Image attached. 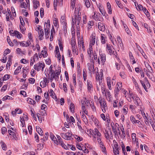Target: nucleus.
Listing matches in <instances>:
<instances>
[{
  "label": "nucleus",
  "mask_w": 155,
  "mask_h": 155,
  "mask_svg": "<svg viewBox=\"0 0 155 155\" xmlns=\"http://www.w3.org/2000/svg\"><path fill=\"white\" fill-rule=\"evenodd\" d=\"M101 107L103 112L104 113L106 112L105 108L107 107L106 103L105 101H103V104Z\"/></svg>",
  "instance_id": "obj_26"
},
{
  "label": "nucleus",
  "mask_w": 155,
  "mask_h": 155,
  "mask_svg": "<svg viewBox=\"0 0 155 155\" xmlns=\"http://www.w3.org/2000/svg\"><path fill=\"white\" fill-rule=\"evenodd\" d=\"M54 143L57 145L59 144L60 145H63L64 143L61 138L58 140L56 139L54 142Z\"/></svg>",
  "instance_id": "obj_29"
},
{
  "label": "nucleus",
  "mask_w": 155,
  "mask_h": 155,
  "mask_svg": "<svg viewBox=\"0 0 155 155\" xmlns=\"http://www.w3.org/2000/svg\"><path fill=\"white\" fill-rule=\"evenodd\" d=\"M117 87L114 90L115 94V95L119 94V91L121 89L122 87V83L121 82H117L116 84Z\"/></svg>",
  "instance_id": "obj_8"
},
{
  "label": "nucleus",
  "mask_w": 155,
  "mask_h": 155,
  "mask_svg": "<svg viewBox=\"0 0 155 155\" xmlns=\"http://www.w3.org/2000/svg\"><path fill=\"white\" fill-rule=\"evenodd\" d=\"M8 132L10 135H12L14 137H15V133L13 131L10 130H8Z\"/></svg>",
  "instance_id": "obj_52"
},
{
  "label": "nucleus",
  "mask_w": 155,
  "mask_h": 155,
  "mask_svg": "<svg viewBox=\"0 0 155 155\" xmlns=\"http://www.w3.org/2000/svg\"><path fill=\"white\" fill-rule=\"evenodd\" d=\"M12 97H11L8 95H7L4 97L2 99L3 101H5L7 99H12Z\"/></svg>",
  "instance_id": "obj_59"
},
{
  "label": "nucleus",
  "mask_w": 155,
  "mask_h": 155,
  "mask_svg": "<svg viewBox=\"0 0 155 155\" xmlns=\"http://www.w3.org/2000/svg\"><path fill=\"white\" fill-rule=\"evenodd\" d=\"M21 67L19 66L16 69L14 72V74L15 75L17 74L19 72V69H20Z\"/></svg>",
  "instance_id": "obj_46"
},
{
  "label": "nucleus",
  "mask_w": 155,
  "mask_h": 155,
  "mask_svg": "<svg viewBox=\"0 0 155 155\" xmlns=\"http://www.w3.org/2000/svg\"><path fill=\"white\" fill-rule=\"evenodd\" d=\"M7 41L8 42V44L10 46H13V44L12 42L11 41L10 39V38L9 36H8L7 37Z\"/></svg>",
  "instance_id": "obj_42"
},
{
  "label": "nucleus",
  "mask_w": 155,
  "mask_h": 155,
  "mask_svg": "<svg viewBox=\"0 0 155 155\" xmlns=\"http://www.w3.org/2000/svg\"><path fill=\"white\" fill-rule=\"evenodd\" d=\"M66 19L65 18L64 16H62L61 17V22L62 24L64 25V30L65 29H66V26L67 23L65 22Z\"/></svg>",
  "instance_id": "obj_14"
},
{
  "label": "nucleus",
  "mask_w": 155,
  "mask_h": 155,
  "mask_svg": "<svg viewBox=\"0 0 155 155\" xmlns=\"http://www.w3.org/2000/svg\"><path fill=\"white\" fill-rule=\"evenodd\" d=\"M1 143H2V149L3 150H6L7 149L6 145L3 142H1Z\"/></svg>",
  "instance_id": "obj_43"
},
{
  "label": "nucleus",
  "mask_w": 155,
  "mask_h": 155,
  "mask_svg": "<svg viewBox=\"0 0 155 155\" xmlns=\"http://www.w3.org/2000/svg\"><path fill=\"white\" fill-rule=\"evenodd\" d=\"M83 77L84 80L86 81L87 79V71L85 69H84L83 71Z\"/></svg>",
  "instance_id": "obj_37"
},
{
  "label": "nucleus",
  "mask_w": 155,
  "mask_h": 155,
  "mask_svg": "<svg viewBox=\"0 0 155 155\" xmlns=\"http://www.w3.org/2000/svg\"><path fill=\"white\" fill-rule=\"evenodd\" d=\"M60 135L64 139L66 140H69L72 139V135L71 132H68L66 133H61Z\"/></svg>",
  "instance_id": "obj_3"
},
{
  "label": "nucleus",
  "mask_w": 155,
  "mask_h": 155,
  "mask_svg": "<svg viewBox=\"0 0 155 155\" xmlns=\"http://www.w3.org/2000/svg\"><path fill=\"white\" fill-rule=\"evenodd\" d=\"M55 33V30L54 27L52 26V28L51 31V36H53L54 34Z\"/></svg>",
  "instance_id": "obj_56"
},
{
  "label": "nucleus",
  "mask_w": 155,
  "mask_h": 155,
  "mask_svg": "<svg viewBox=\"0 0 155 155\" xmlns=\"http://www.w3.org/2000/svg\"><path fill=\"white\" fill-rule=\"evenodd\" d=\"M96 80L99 81V84L100 85H101L102 83V80L100 79V76L98 72H97L96 74Z\"/></svg>",
  "instance_id": "obj_21"
},
{
  "label": "nucleus",
  "mask_w": 155,
  "mask_h": 155,
  "mask_svg": "<svg viewBox=\"0 0 155 155\" xmlns=\"http://www.w3.org/2000/svg\"><path fill=\"white\" fill-rule=\"evenodd\" d=\"M98 28L99 30L102 31H104L105 30V27L103 25H100L98 27Z\"/></svg>",
  "instance_id": "obj_55"
},
{
  "label": "nucleus",
  "mask_w": 155,
  "mask_h": 155,
  "mask_svg": "<svg viewBox=\"0 0 155 155\" xmlns=\"http://www.w3.org/2000/svg\"><path fill=\"white\" fill-rule=\"evenodd\" d=\"M104 133L105 137L106 139H108L109 138H113V135L110 129H108L107 130H106Z\"/></svg>",
  "instance_id": "obj_5"
},
{
  "label": "nucleus",
  "mask_w": 155,
  "mask_h": 155,
  "mask_svg": "<svg viewBox=\"0 0 155 155\" xmlns=\"http://www.w3.org/2000/svg\"><path fill=\"white\" fill-rule=\"evenodd\" d=\"M90 45H94L95 42V36L93 35L91 36L90 38Z\"/></svg>",
  "instance_id": "obj_22"
},
{
  "label": "nucleus",
  "mask_w": 155,
  "mask_h": 155,
  "mask_svg": "<svg viewBox=\"0 0 155 155\" xmlns=\"http://www.w3.org/2000/svg\"><path fill=\"white\" fill-rule=\"evenodd\" d=\"M58 19H56L55 20H53V24L54 25L55 27H57L58 28L59 27V25H58Z\"/></svg>",
  "instance_id": "obj_41"
},
{
  "label": "nucleus",
  "mask_w": 155,
  "mask_h": 155,
  "mask_svg": "<svg viewBox=\"0 0 155 155\" xmlns=\"http://www.w3.org/2000/svg\"><path fill=\"white\" fill-rule=\"evenodd\" d=\"M136 107L135 105H130V108L131 110V111L133 112L134 111V109Z\"/></svg>",
  "instance_id": "obj_61"
},
{
  "label": "nucleus",
  "mask_w": 155,
  "mask_h": 155,
  "mask_svg": "<svg viewBox=\"0 0 155 155\" xmlns=\"http://www.w3.org/2000/svg\"><path fill=\"white\" fill-rule=\"evenodd\" d=\"M101 43L103 44H104L106 43V37L104 34H101Z\"/></svg>",
  "instance_id": "obj_28"
},
{
  "label": "nucleus",
  "mask_w": 155,
  "mask_h": 155,
  "mask_svg": "<svg viewBox=\"0 0 155 155\" xmlns=\"http://www.w3.org/2000/svg\"><path fill=\"white\" fill-rule=\"evenodd\" d=\"M94 14L92 17L96 21H102L103 20V18L100 13H97V12L95 11L94 12Z\"/></svg>",
  "instance_id": "obj_4"
},
{
  "label": "nucleus",
  "mask_w": 155,
  "mask_h": 155,
  "mask_svg": "<svg viewBox=\"0 0 155 155\" xmlns=\"http://www.w3.org/2000/svg\"><path fill=\"white\" fill-rule=\"evenodd\" d=\"M84 2H85V6L87 8L90 7L91 4L89 0H84Z\"/></svg>",
  "instance_id": "obj_38"
},
{
  "label": "nucleus",
  "mask_w": 155,
  "mask_h": 155,
  "mask_svg": "<svg viewBox=\"0 0 155 155\" xmlns=\"http://www.w3.org/2000/svg\"><path fill=\"white\" fill-rule=\"evenodd\" d=\"M71 44L72 46V51L74 52L76 51L75 46L76 45V40L74 38H72L71 41Z\"/></svg>",
  "instance_id": "obj_11"
},
{
  "label": "nucleus",
  "mask_w": 155,
  "mask_h": 155,
  "mask_svg": "<svg viewBox=\"0 0 155 155\" xmlns=\"http://www.w3.org/2000/svg\"><path fill=\"white\" fill-rule=\"evenodd\" d=\"M128 111V108L127 105L124 106V108L122 110V112L124 114H126Z\"/></svg>",
  "instance_id": "obj_27"
},
{
  "label": "nucleus",
  "mask_w": 155,
  "mask_h": 155,
  "mask_svg": "<svg viewBox=\"0 0 155 155\" xmlns=\"http://www.w3.org/2000/svg\"><path fill=\"white\" fill-rule=\"evenodd\" d=\"M146 67L148 71V72L146 73V75L152 81H154L155 79L153 74V72L152 68L148 64H147V66H146Z\"/></svg>",
  "instance_id": "obj_2"
},
{
  "label": "nucleus",
  "mask_w": 155,
  "mask_h": 155,
  "mask_svg": "<svg viewBox=\"0 0 155 155\" xmlns=\"http://www.w3.org/2000/svg\"><path fill=\"white\" fill-rule=\"evenodd\" d=\"M9 75L8 74H5V75L2 78V81H4L7 80L9 78Z\"/></svg>",
  "instance_id": "obj_50"
},
{
  "label": "nucleus",
  "mask_w": 155,
  "mask_h": 155,
  "mask_svg": "<svg viewBox=\"0 0 155 155\" xmlns=\"http://www.w3.org/2000/svg\"><path fill=\"white\" fill-rule=\"evenodd\" d=\"M49 93L50 94V96L52 97V98L54 99L55 101H57L58 99L57 96L53 91L51 89H50Z\"/></svg>",
  "instance_id": "obj_15"
},
{
  "label": "nucleus",
  "mask_w": 155,
  "mask_h": 155,
  "mask_svg": "<svg viewBox=\"0 0 155 155\" xmlns=\"http://www.w3.org/2000/svg\"><path fill=\"white\" fill-rule=\"evenodd\" d=\"M143 11L147 15V17H148L150 16L149 13L146 8H144V9L143 10Z\"/></svg>",
  "instance_id": "obj_47"
},
{
  "label": "nucleus",
  "mask_w": 155,
  "mask_h": 155,
  "mask_svg": "<svg viewBox=\"0 0 155 155\" xmlns=\"http://www.w3.org/2000/svg\"><path fill=\"white\" fill-rule=\"evenodd\" d=\"M34 62L38 61V56L37 54H35L34 55L33 58H32Z\"/></svg>",
  "instance_id": "obj_44"
},
{
  "label": "nucleus",
  "mask_w": 155,
  "mask_h": 155,
  "mask_svg": "<svg viewBox=\"0 0 155 155\" xmlns=\"http://www.w3.org/2000/svg\"><path fill=\"white\" fill-rule=\"evenodd\" d=\"M44 30L45 31V35L46 37H47L48 35L50 34V30L49 29V28L48 27H44Z\"/></svg>",
  "instance_id": "obj_25"
},
{
  "label": "nucleus",
  "mask_w": 155,
  "mask_h": 155,
  "mask_svg": "<svg viewBox=\"0 0 155 155\" xmlns=\"http://www.w3.org/2000/svg\"><path fill=\"white\" fill-rule=\"evenodd\" d=\"M1 130L2 134H4L7 132L6 128L5 127H3L2 128Z\"/></svg>",
  "instance_id": "obj_54"
},
{
  "label": "nucleus",
  "mask_w": 155,
  "mask_h": 155,
  "mask_svg": "<svg viewBox=\"0 0 155 155\" xmlns=\"http://www.w3.org/2000/svg\"><path fill=\"white\" fill-rule=\"evenodd\" d=\"M40 16L41 18H42L44 15V9L42 8H41L40 10Z\"/></svg>",
  "instance_id": "obj_49"
},
{
  "label": "nucleus",
  "mask_w": 155,
  "mask_h": 155,
  "mask_svg": "<svg viewBox=\"0 0 155 155\" xmlns=\"http://www.w3.org/2000/svg\"><path fill=\"white\" fill-rule=\"evenodd\" d=\"M136 46L137 48H138L140 52H141L142 51L144 55H145V54L144 53L143 50L141 49L140 46L137 43H136Z\"/></svg>",
  "instance_id": "obj_48"
},
{
  "label": "nucleus",
  "mask_w": 155,
  "mask_h": 155,
  "mask_svg": "<svg viewBox=\"0 0 155 155\" xmlns=\"http://www.w3.org/2000/svg\"><path fill=\"white\" fill-rule=\"evenodd\" d=\"M54 52L55 53V55H56L57 56V58H58L59 60H60L61 58V56L60 54L59 48L58 46H56L55 47Z\"/></svg>",
  "instance_id": "obj_12"
},
{
  "label": "nucleus",
  "mask_w": 155,
  "mask_h": 155,
  "mask_svg": "<svg viewBox=\"0 0 155 155\" xmlns=\"http://www.w3.org/2000/svg\"><path fill=\"white\" fill-rule=\"evenodd\" d=\"M107 8L108 9V13L109 14H111L112 13V10L110 4L109 2H107Z\"/></svg>",
  "instance_id": "obj_20"
},
{
  "label": "nucleus",
  "mask_w": 155,
  "mask_h": 155,
  "mask_svg": "<svg viewBox=\"0 0 155 155\" xmlns=\"http://www.w3.org/2000/svg\"><path fill=\"white\" fill-rule=\"evenodd\" d=\"M33 2L34 8L35 9L37 8L38 7V5H39V2L37 0H33Z\"/></svg>",
  "instance_id": "obj_30"
},
{
  "label": "nucleus",
  "mask_w": 155,
  "mask_h": 155,
  "mask_svg": "<svg viewBox=\"0 0 155 155\" xmlns=\"http://www.w3.org/2000/svg\"><path fill=\"white\" fill-rule=\"evenodd\" d=\"M40 86L42 87H44L46 86V84L45 82V81H41V82L40 83Z\"/></svg>",
  "instance_id": "obj_64"
},
{
  "label": "nucleus",
  "mask_w": 155,
  "mask_h": 155,
  "mask_svg": "<svg viewBox=\"0 0 155 155\" xmlns=\"http://www.w3.org/2000/svg\"><path fill=\"white\" fill-rule=\"evenodd\" d=\"M106 48L108 52L110 55H114L116 56V57H117L116 55H117V53L116 51L114 52V51L112 50V48H113V49H114V48L112 47V46H111L110 45L107 44Z\"/></svg>",
  "instance_id": "obj_7"
},
{
  "label": "nucleus",
  "mask_w": 155,
  "mask_h": 155,
  "mask_svg": "<svg viewBox=\"0 0 155 155\" xmlns=\"http://www.w3.org/2000/svg\"><path fill=\"white\" fill-rule=\"evenodd\" d=\"M20 120L21 123V126L23 128L25 127V121H24V117H20Z\"/></svg>",
  "instance_id": "obj_31"
},
{
  "label": "nucleus",
  "mask_w": 155,
  "mask_h": 155,
  "mask_svg": "<svg viewBox=\"0 0 155 155\" xmlns=\"http://www.w3.org/2000/svg\"><path fill=\"white\" fill-rule=\"evenodd\" d=\"M130 120L133 124H135V121L136 120L135 118L133 116H131L130 117Z\"/></svg>",
  "instance_id": "obj_63"
},
{
  "label": "nucleus",
  "mask_w": 155,
  "mask_h": 155,
  "mask_svg": "<svg viewBox=\"0 0 155 155\" xmlns=\"http://www.w3.org/2000/svg\"><path fill=\"white\" fill-rule=\"evenodd\" d=\"M94 132L95 134V135H97V137H100L101 136V134L99 132L98 130L96 128L94 129Z\"/></svg>",
  "instance_id": "obj_33"
},
{
  "label": "nucleus",
  "mask_w": 155,
  "mask_h": 155,
  "mask_svg": "<svg viewBox=\"0 0 155 155\" xmlns=\"http://www.w3.org/2000/svg\"><path fill=\"white\" fill-rule=\"evenodd\" d=\"M87 89L90 91L91 92L92 90V83L91 81H88L87 80Z\"/></svg>",
  "instance_id": "obj_23"
},
{
  "label": "nucleus",
  "mask_w": 155,
  "mask_h": 155,
  "mask_svg": "<svg viewBox=\"0 0 155 155\" xmlns=\"http://www.w3.org/2000/svg\"><path fill=\"white\" fill-rule=\"evenodd\" d=\"M41 109L42 110H44L45 111L47 109V106L44 104H42L41 106Z\"/></svg>",
  "instance_id": "obj_58"
},
{
  "label": "nucleus",
  "mask_w": 155,
  "mask_h": 155,
  "mask_svg": "<svg viewBox=\"0 0 155 155\" xmlns=\"http://www.w3.org/2000/svg\"><path fill=\"white\" fill-rule=\"evenodd\" d=\"M41 54L44 58L46 57L48 55L47 52L46 51H42Z\"/></svg>",
  "instance_id": "obj_51"
},
{
  "label": "nucleus",
  "mask_w": 155,
  "mask_h": 155,
  "mask_svg": "<svg viewBox=\"0 0 155 155\" xmlns=\"http://www.w3.org/2000/svg\"><path fill=\"white\" fill-rule=\"evenodd\" d=\"M76 8H75V11L74 13V16L72 17V24L73 25H75L77 23V27H79L80 24L81 22V15L79 14V10L78 11H78L76 12Z\"/></svg>",
  "instance_id": "obj_1"
},
{
  "label": "nucleus",
  "mask_w": 155,
  "mask_h": 155,
  "mask_svg": "<svg viewBox=\"0 0 155 155\" xmlns=\"http://www.w3.org/2000/svg\"><path fill=\"white\" fill-rule=\"evenodd\" d=\"M74 138L78 141H81L83 140V138L77 135H75L74 136Z\"/></svg>",
  "instance_id": "obj_45"
},
{
  "label": "nucleus",
  "mask_w": 155,
  "mask_h": 155,
  "mask_svg": "<svg viewBox=\"0 0 155 155\" xmlns=\"http://www.w3.org/2000/svg\"><path fill=\"white\" fill-rule=\"evenodd\" d=\"M58 45L60 47V50H62L63 49L62 44V42L60 40H58Z\"/></svg>",
  "instance_id": "obj_62"
},
{
  "label": "nucleus",
  "mask_w": 155,
  "mask_h": 155,
  "mask_svg": "<svg viewBox=\"0 0 155 155\" xmlns=\"http://www.w3.org/2000/svg\"><path fill=\"white\" fill-rule=\"evenodd\" d=\"M27 101L28 103L34 105L35 103V102L34 100L30 98H27Z\"/></svg>",
  "instance_id": "obj_32"
},
{
  "label": "nucleus",
  "mask_w": 155,
  "mask_h": 155,
  "mask_svg": "<svg viewBox=\"0 0 155 155\" xmlns=\"http://www.w3.org/2000/svg\"><path fill=\"white\" fill-rule=\"evenodd\" d=\"M12 59L11 58H9L8 61L7 63V65L6 66L7 67L8 66V67H10L11 64H12Z\"/></svg>",
  "instance_id": "obj_53"
},
{
  "label": "nucleus",
  "mask_w": 155,
  "mask_h": 155,
  "mask_svg": "<svg viewBox=\"0 0 155 155\" xmlns=\"http://www.w3.org/2000/svg\"><path fill=\"white\" fill-rule=\"evenodd\" d=\"M99 58L100 59L101 64L103 65L104 64L106 61V55L104 53H101L99 51Z\"/></svg>",
  "instance_id": "obj_10"
},
{
  "label": "nucleus",
  "mask_w": 155,
  "mask_h": 155,
  "mask_svg": "<svg viewBox=\"0 0 155 155\" xmlns=\"http://www.w3.org/2000/svg\"><path fill=\"white\" fill-rule=\"evenodd\" d=\"M107 85L109 89L110 90H111L112 89V88L111 87V84L112 82L111 81V80L110 77H108L107 78Z\"/></svg>",
  "instance_id": "obj_18"
},
{
  "label": "nucleus",
  "mask_w": 155,
  "mask_h": 155,
  "mask_svg": "<svg viewBox=\"0 0 155 155\" xmlns=\"http://www.w3.org/2000/svg\"><path fill=\"white\" fill-rule=\"evenodd\" d=\"M100 146L101 151L104 152L105 155H107L106 149L104 145L103 144H100Z\"/></svg>",
  "instance_id": "obj_19"
},
{
  "label": "nucleus",
  "mask_w": 155,
  "mask_h": 155,
  "mask_svg": "<svg viewBox=\"0 0 155 155\" xmlns=\"http://www.w3.org/2000/svg\"><path fill=\"white\" fill-rule=\"evenodd\" d=\"M90 104L91 105V107L92 109L94 111H96V109L95 107L94 106V104L92 105L93 102L92 101H91V103H90Z\"/></svg>",
  "instance_id": "obj_57"
},
{
  "label": "nucleus",
  "mask_w": 155,
  "mask_h": 155,
  "mask_svg": "<svg viewBox=\"0 0 155 155\" xmlns=\"http://www.w3.org/2000/svg\"><path fill=\"white\" fill-rule=\"evenodd\" d=\"M101 90L103 95L106 96V92L105 91V89L104 88V85H103L102 84L101 85Z\"/></svg>",
  "instance_id": "obj_34"
},
{
  "label": "nucleus",
  "mask_w": 155,
  "mask_h": 155,
  "mask_svg": "<svg viewBox=\"0 0 155 155\" xmlns=\"http://www.w3.org/2000/svg\"><path fill=\"white\" fill-rule=\"evenodd\" d=\"M39 23V19L38 18L36 17L35 20L33 21V26L36 31L39 33V25H37Z\"/></svg>",
  "instance_id": "obj_9"
},
{
  "label": "nucleus",
  "mask_w": 155,
  "mask_h": 155,
  "mask_svg": "<svg viewBox=\"0 0 155 155\" xmlns=\"http://www.w3.org/2000/svg\"><path fill=\"white\" fill-rule=\"evenodd\" d=\"M45 134L46 136L44 137V136L43 137V138H40V140H42V141H45V140H47L48 138V132H46L45 133Z\"/></svg>",
  "instance_id": "obj_36"
},
{
  "label": "nucleus",
  "mask_w": 155,
  "mask_h": 155,
  "mask_svg": "<svg viewBox=\"0 0 155 155\" xmlns=\"http://www.w3.org/2000/svg\"><path fill=\"white\" fill-rule=\"evenodd\" d=\"M82 118H83V120L85 124H87L88 122H87V119L86 118V116L84 114L82 115Z\"/></svg>",
  "instance_id": "obj_39"
},
{
  "label": "nucleus",
  "mask_w": 155,
  "mask_h": 155,
  "mask_svg": "<svg viewBox=\"0 0 155 155\" xmlns=\"http://www.w3.org/2000/svg\"><path fill=\"white\" fill-rule=\"evenodd\" d=\"M99 11L103 16H106V13L104 9V8L101 9V10Z\"/></svg>",
  "instance_id": "obj_60"
},
{
  "label": "nucleus",
  "mask_w": 155,
  "mask_h": 155,
  "mask_svg": "<svg viewBox=\"0 0 155 155\" xmlns=\"http://www.w3.org/2000/svg\"><path fill=\"white\" fill-rule=\"evenodd\" d=\"M40 35H39V37H40L39 38V39L42 40L43 38V36L44 35V31L43 29H41L40 31Z\"/></svg>",
  "instance_id": "obj_40"
},
{
  "label": "nucleus",
  "mask_w": 155,
  "mask_h": 155,
  "mask_svg": "<svg viewBox=\"0 0 155 155\" xmlns=\"http://www.w3.org/2000/svg\"><path fill=\"white\" fill-rule=\"evenodd\" d=\"M70 109L71 112L72 113H74V105L73 103H71L70 105Z\"/></svg>",
  "instance_id": "obj_35"
},
{
  "label": "nucleus",
  "mask_w": 155,
  "mask_h": 155,
  "mask_svg": "<svg viewBox=\"0 0 155 155\" xmlns=\"http://www.w3.org/2000/svg\"><path fill=\"white\" fill-rule=\"evenodd\" d=\"M113 149V153L114 155H117L119 154V150H120V147H118L117 143L116 142H115L114 143Z\"/></svg>",
  "instance_id": "obj_6"
},
{
  "label": "nucleus",
  "mask_w": 155,
  "mask_h": 155,
  "mask_svg": "<svg viewBox=\"0 0 155 155\" xmlns=\"http://www.w3.org/2000/svg\"><path fill=\"white\" fill-rule=\"evenodd\" d=\"M144 83L147 87V88H149L150 87V84L148 81L147 80L146 78H144Z\"/></svg>",
  "instance_id": "obj_24"
},
{
  "label": "nucleus",
  "mask_w": 155,
  "mask_h": 155,
  "mask_svg": "<svg viewBox=\"0 0 155 155\" xmlns=\"http://www.w3.org/2000/svg\"><path fill=\"white\" fill-rule=\"evenodd\" d=\"M12 35L13 36H16V37L18 38H20L22 36V35L18 31H15L12 33Z\"/></svg>",
  "instance_id": "obj_16"
},
{
  "label": "nucleus",
  "mask_w": 155,
  "mask_h": 155,
  "mask_svg": "<svg viewBox=\"0 0 155 155\" xmlns=\"http://www.w3.org/2000/svg\"><path fill=\"white\" fill-rule=\"evenodd\" d=\"M119 127V125L117 123H116L115 126L112 127V129L113 132L114 133L115 135H117V128Z\"/></svg>",
  "instance_id": "obj_17"
},
{
  "label": "nucleus",
  "mask_w": 155,
  "mask_h": 155,
  "mask_svg": "<svg viewBox=\"0 0 155 155\" xmlns=\"http://www.w3.org/2000/svg\"><path fill=\"white\" fill-rule=\"evenodd\" d=\"M144 115V118L145 119H146L147 120L149 121L150 123L151 124L152 127L153 128V130H155L154 129V128H155V125H154L153 120L151 118H148L146 116V115L145 113L143 112Z\"/></svg>",
  "instance_id": "obj_13"
}]
</instances>
